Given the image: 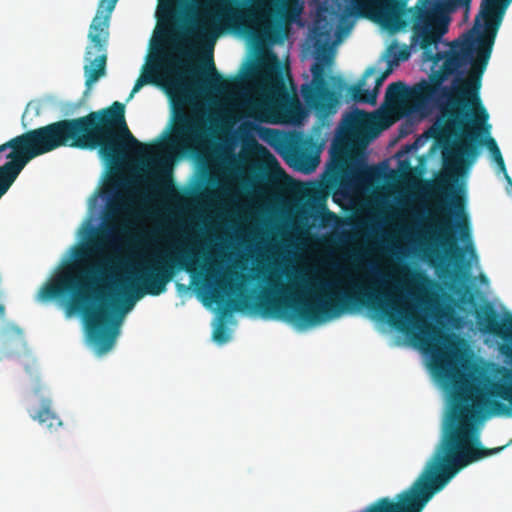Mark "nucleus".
<instances>
[{
  "instance_id": "1",
  "label": "nucleus",
  "mask_w": 512,
  "mask_h": 512,
  "mask_svg": "<svg viewBox=\"0 0 512 512\" xmlns=\"http://www.w3.org/2000/svg\"><path fill=\"white\" fill-rule=\"evenodd\" d=\"M170 251L153 253L140 263L127 283H121V299L112 293L113 265L105 257L84 269L77 277L68 271L50 278L38 290L35 299L40 303L70 297L68 315L81 313L85 320L87 338L98 353L108 352L119 333L116 316L130 311L145 295L159 296L176 273L194 272L199 265V252L191 246L173 244Z\"/></svg>"
},
{
  "instance_id": "2",
  "label": "nucleus",
  "mask_w": 512,
  "mask_h": 512,
  "mask_svg": "<svg viewBox=\"0 0 512 512\" xmlns=\"http://www.w3.org/2000/svg\"><path fill=\"white\" fill-rule=\"evenodd\" d=\"M479 331L503 340L499 351L512 359V317L502 318L490 304L475 311ZM431 370L434 376L452 391L451 421L445 429L437 448L481 449L485 448L467 421L501 415L507 407L498 399L512 406V372L505 371L498 381L469 359H463L455 348L435 347Z\"/></svg>"
},
{
  "instance_id": "3",
  "label": "nucleus",
  "mask_w": 512,
  "mask_h": 512,
  "mask_svg": "<svg viewBox=\"0 0 512 512\" xmlns=\"http://www.w3.org/2000/svg\"><path fill=\"white\" fill-rule=\"evenodd\" d=\"M348 289L338 288L340 282L320 281L316 288L321 291L310 300L295 294L280 297L278 285L272 281L273 289L266 291L255 303V309L264 317L283 318L302 325H315L325 320L339 317L341 314L358 307H367L380 314L394 327L404 330L411 326L419 332L418 340L426 346L439 336V331L409 304L399 286L385 289L389 279L377 266L371 264L373 285H364L342 270Z\"/></svg>"
},
{
  "instance_id": "4",
  "label": "nucleus",
  "mask_w": 512,
  "mask_h": 512,
  "mask_svg": "<svg viewBox=\"0 0 512 512\" xmlns=\"http://www.w3.org/2000/svg\"><path fill=\"white\" fill-rule=\"evenodd\" d=\"M444 34L445 30L432 34L427 26L412 27L411 48L422 50L423 60L432 62L433 66L442 64L432 70L429 81L422 80L412 88L401 81L389 84L385 101L390 105L410 102L417 108L435 102L444 107L443 114L448 121L454 118L457 124L463 125L459 107L479 102L482 77L493 46L473 32L451 42L442 41Z\"/></svg>"
},
{
  "instance_id": "5",
  "label": "nucleus",
  "mask_w": 512,
  "mask_h": 512,
  "mask_svg": "<svg viewBox=\"0 0 512 512\" xmlns=\"http://www.w3.org/2000/svg\"><path fill=\"white\" fill-rule=\"evenodd\" d=\"M61 147L98 149L111 167L121 164L132 149H146L126 124L124 104L115 101L85 116L26 131L0 145V152L12 149L7 155L10 161L0 166V180L10 188L29 161Z\"/></svg>"
},
{
  "instance_id": "6",
  "label": "nucleus",
  "mask_w": 512,
  "mask_h": 512,
  "mask_svg": "<svg viewBox=\"0 0 512 512\" xmlns=\"http://www.w3.org/2000/svg\"><path fill=\"white\" fill-rule=\"evenodd\" d=\"M408 0H350L349 14L368 18L383 27L395 31L405 28L408 15L413 27L427 26L428 31L437 34L448 31L447 15L459 9L469 12L472 0H418L416 6L406 8Z\"/></svg>"
},
{
  "instance_id": "7",
  "label": "nucleus",
  "mask_w": 512,
  "mask_h": 512,
  "mask_svg": "<svg viewBox=\"0 0 512 512\" xmlns=\"http://www.w3.org/2000/svg\"><path fill=\"white\" fill-rule=\"evenodd\" d=\"M375 135L371 114L357 108L344 114L333 142L330 168L343 195L371 184L377 176V168L352 156L354 150L364 149Z\"/></svg>"
},
{
  "instance_id": "8",
  "label": "nucleus",
  "mask_w": 512,
  "mask_h": 512,
  "mask_svg": "<svg viewBox=\"0 0 512 512\" xmlns=\"http://www.w3.org/2000/svg\"><path fill=\"white\" fill-rule=\"evenodd\" d=\"M459 111H461L459 119H463V125L457 124L454 118H450L447 123L448 128L455 130L458 139L450 148L443 151V164L445 170L451 174L452 180H457V175L465 161H467V167L474 163L480 148L486 145L500 170L511 182L501 151L495 139L490 137L491 126L487 123L489 115L481 99L479 98V102L474 105L459 107Z\"/></svg>"
},
{
  "instance_id": "9",
  "label": "nucleus",
  "mask_w": 512,
  "mask_h": 512,
  "mask_svg": "<svg viewBox=\"0 0 512 512\" xmlns=\"http://www.w3.org/2000/svg\"><path fill=\"white\" fill-rule=\"evenodd\" d=\"M315 33V62L311 66L312 80L301 86V95L305 105L315 112L319 124L314 132H320L325 120L337 112L339 94L329 87L326 81V67L333 64L334 55L329 43L330 33L318 27Z\"/></svg>"
},
{
  "instance_id": "10",
  "label": "nucleus",
  "mask_w": 512,
  "mask_h": 512,
  "mask_svg": "<svg viewBox=\"0 0 512 512\" xmlns=\"http://www.w3.org/2000/svg\"><path fill=\"white\" fill-rule=\"evenodd\" d=\"M118 0H100L96 15L93 18L88 39L90 44L86 47L84 66L85 85L90 87L99 78L105 75L107 63V47L109 40V25L111 14Z\"/></svg>"
},
{
  "instance_id": "11",
  "label": "nucleus",
  "mask_w": 512,
  "mask_h": 512,
  "mask_svg": "<svg viewBox=\"0 0 512 512\" xmlns=\"http://www.w3.org/2000/svg\"><path fill=\"white\" fill-rule=\"evenodd\" d=\"M207 128L196 116L183 109L175 110L174 122L166 143L174 149L186 153L198 151L206 142Z\"/></svg>"
},
{
  "instance_id": "12",
  "label": "nucleus",
  "mask_w": 512,
  "mask_h": 512,
  "mask_svg": "<svg viewBox=\"0 0 512 512\" xmlns=\"http://www.w3.org/2000/svg\"><path fill=\"white\" fill-rule=\"evenodd\" d=\"M512 0H482L475 17L473 32L476 37L494 46L498 30Z\"/></svg>"
},
{
  "instance_id": "13",
  "label": "nucleus",
  "mask_w": 512,
  "mask_h": 512,
  "mask_svg": "<svg viewBox=\"0 0 512 512\" xmlns=\"http://www.w3.org/2000/svg\"><path fill=\"white\" fill-rule=\"evenodd\" d=\"M177 55L169 53H162L155 57V59L147 66L144 67L141 77L149 80L147 83H157V73L163 71L167 74L181 76V70L188 66L192 53L189 49L183 46H175Z\"/></svg>"
},
{
  "instance_id": "14",
  "label": "nucleus",
  "mask_w": 512,
  "mask_h": 512,
  "mask_svg": "<svg viewBox=\"0 0 512 512\" xmlns=\"http://www.w3.org/2000/svg\"><path fill=\"white\" fill-rule=\"evenodd\" d=\"M392 72L391 66L388 67L384 72H382L379 76L375 79V88L373 90L364 89V86L366 85V80L374 75L376 73V70L374 67H368L365 72L363 73L361 79L358 81L357 84L349 86L347 90V96L356 103H366L375 105L378 95V90L382 86L385 79L390 75Z\"/></svg>"
},
{
  "instance_id": "15",
  "label": "nucleus",
  "mask_w": 512,
  "mask_h": 512,
  "mask_svg": "<svg viewBox=\"0 0 512 512\" xmlns=\"http://www.w3.org/2000/svg\"><path fill=\"white\" fill-rule=\"evenodd\" d=\"M28 353L23 330L15 323L8 322L0 330V361Z\"/></svg>"
},
{
  "instance_id": "16",
  "label": "nucleus",
  "mask_w": 512,
  "mask_h": 512,
  "mask_svg": "<svg viewBox=\"0 0 512 512\" xmlns=\"http://www.w3.org/2000/svg\"><path fill=\"white\" fill-rule=\"evenodd\" d=\"M307 144L308 140L288 143L285 159L288 163L297 166L301 170L310 171L316 167L318 158L308 155Z\"/></svg>"
},
{
  "instance_id": "17",
  "label": "nucleus",
  "mask_w": 512,
  "mask_h": 512,
  "mask_svg": "<svg viewBox=\"0 0 512 512\" xmlns=\"http://www.w3.org/2000/svg\"><path fill=\"white\" fill-rule=\"evenodd\" d=\"M149 174L158 180L157 184L153 185V188L161 196L171 201H176L180 198V194L171 178L170 171L164 167L161 161H155L153 163Z\"/></svg>"
},
{
  "instance_id": "18",
  "label": "nucleus",
  "mask_w": 512,
  "mask_h": 512,
  "mask_svg": "<svg viewBox=\"0 0 512 512\" xmlns=\"http://www.w3.org/2000/svg\"><path fill=\"white\" fill-rule=\"evenodd\" d=\"M30 417L40 425L49 430H57L62 426V421L52 407V401L49 398H42L38 410H29Z\"/></svg>"
},
{
  "instance_id": "19",
  "label": "nucleus",
  "mask_w": 512,
  "mask_h": 512,
  "mask_svg": "<svg viewBox=\"0 0 512 512\" xmlns=\"http://www.w3.org/2000/svg\"><path fill=\"white\" fill-rule=\"evenodd\" d=\"M436 239L439 240L440 245L450 257L454 258L456 261H463L464 251L457 245V239L453 233L450 221L441 222Z\"/></svg>"
},
{
  "instance_id": "20",
  "label": "nucleus",
  "mask_w": 512,
  "mask_h": 512,
  "mask_svg": "<svg viewBox=\"0 0 512 512\" xmlns=\"http://www.w3.org/2000/svg\"><path fill=\"white\" fill-rule=\"evenodd\" d=\"M114 231V226L108 223H105L102 230L98 233V235L93 238L86 250L80 252V254H88L89 253H100L103 250L106 242L111 238Z\"/></svg>"
},
{
  "instance_id": "21",
  "label": "nucleus",
  "mask_w": 512,
  "mask_h": 512,
  "mask_svg": "<svg viewBox=\"0 0 512 512\" xmlns=\"http://www.w3.org/2000/svg\"><path fill=\"white\" fill-rule=\"evenodd\" d=\"M207 64L209 66V78L207 80V85L216 91L227 90L229 87V81L224 79L223 76L217 72L211 53L208 56Z\"/></svg>"
},
{
  "instance_id": "22",
  "label": "nucleus",
  "mask_w": 512,
  "mask_h": 512,
  "mask_svg": "<svg viewBox=\"0 0 512 512\" xmlns=\"http://www.w3.org/2000/svg\"><path fill=\"white\" fill-rule=\"evenodd\" d=\"M388 54L392 57L389 60V65L398 64L399 61H406L410 57V50L407 47L398 48L396 45H392L388 49Z\"/></svg>"
},
{
  "instance_id": "23",
  "label": "nucleus",
  "mask_w": 512,
  "mask_h": 512,
  "mask_svg": "<svg viewBox=\"0 0 512 512\" xmlns=\"http://www.w3.org/2000/svg\"><path fill=\"white\" fill-rule=\"evenodd\" d=\"M458 227L460 229L462 239L466 238L467 241L469 242V244L467 245V251L470 253L471 257H476L475 249L473 247V244L471 243V237H470V231H469L468 225L467 226L459 225Z\"/></svg>"
},
{
  "instance_id": "24",
  "label": "nucleus",
  "mask_w": 512,
  "mask_h": 512,
  "mask_svg": "<svg viewBox=\"0 0 512 512\" xmlns=\"http://www.w3.org/2000/svg\"><path fill=\"white\" fill-rule=\"evenodd\" d=\"M213 338L215 341H217L219 343H224V342L228 341L229 336L226 332V329H225L223 323L218 324V326L216 327V329L213 332Z\"/></svg>"
},
{
  "instance_id": "25",
  "label": "nucleus",
  "mask_w": 512,
  "mask_h": 512,
  "mask_svg": "<svg viewBox=\"0 0 512 512\" xmlns=\"http://www.w3.org/2000/svg\"><path fill=\"white\" fill-rule=\"evenodd\" d=\"M412 282L418 287L422 288L424 284L430 283L428 277L422 272H414L412 275Z\"/></svg>"
},
{
  "instance_id": "26",
  "label": "nucleus",
  "mask_w": 512,
  "mask_h": 512,
  "mask_svg": "<svg viewBox=\"0 0 512 512\" xmlns=\"http://www.w3.org/2000/svg\"><path fill=\"white\" fill-rule=\"evenodd\" d=\"M288 114L291 119H301L303 116V110L300 106V104L295 103L290 106V109L288 110Z\"/></svg>"
},
{
  "instance_id": "27",
  "label": "nucleus",
  "mask_w": 512,
  "mask_h": 512,
  "mask_svg": "<svg viewBox=\"0 0 512 512\" xmlns=\"http://www.w3.org/2000/svg\"><path fill=\"white\" fill-rule=\"evenodd\" d=\"M148 81L149 80L145 79L144 77L139 76V78L136 80L132 88V91L129 95V99L132 98L134 94L137 93L144 85L148 84Z\"/></svg>"
},
{
  "instance_id": "28",
  "label": "nucleus",
  "mask_w": 512,
  "mask_h": 512,
  "mask_svg": "<svg viewBox=\"0 0 512 512\" xmlns=\"http://www.w3.org/2000/svg\"><path fill=\"white\" fill-rule=\"evenodd\" d=\"M451 206L453 207L454 211L458 213H462L464 210V204L462 200L459 197H454L451 201Z\"/></svg>"
},
{
  "instance_id": "29",
  "label": "nucleus",
  "mask_w": 512,
  "mask_h": 512,
  "mask_svg": "<svg viewBox=\"0 0 512 512\" xmlns=\"http://www.w3.org/2000/svg\"><path fill=\"white\" fill-rule=\"evenodd\" d=\"M117 212H118V206L108 205L106 213H105V220H108L109 218H113Z\"/></svg>"
},
{
  "instance_id": "30",
  "label": "nucleus",
  "mask_w": 512,
  "mask_h": 512,
  "mask_svg": "<svg viewBox=\"0 0 512 512\" xmlns=\"http://www.w3.org/2000/svg\"><path fill=\"white\" fill-rule=\"evenodd\" d=\"M219 284H220L223 288H226V286H227V285H229L230 289H231L234 293H237V292H239V291L241 290V284H238V283L233 284V283H230V282L228 283V282H226V281H224V280H223V281H221Z\"/></svg>"
},
{
  "instance_id": "31",
  "label": "nucleus",
  "mask_w": 512,
  "mask_h": 512,
  "mask_svg": "<svg viewBox=\"0 0 512 512\" xmlns=\"http://www.w3.org/2000/svg\"><path fill=\"white\" fill-rule=\"evenodd\" d=\"M331 80L336 84L339 88H342L345 85L343 79L339 76H332Z\"/></svg>"
},
{
  "instance_id": "32",
  "label": "nucleus",
  "mask_w": 512,
  "mask_h": 512,
  "mask_svg": "<svg viewBox=\"0 0 512 512\" xmlns=\"http://www.w3.org/2000/svg\"><path fill=\"white\" fill-rule=\"evenodd\" d=\"M253 15H254V13H253V10H252V9H248V10H246L245 12H243V13L241 14V16H248V17H251V16H253Z\"/></svg>"
},
{
  "instance_id": "33",
  "label": "nucleus",
  "mask_w": 512,
  "mask_h": 512,
  "mask_svg": "<svg viewBox=\"0 0 512 512\" xmlns=\"http://www.w3.org/2000/svg\"><path fill=\"white\" fill-rule=\"evenodd\" d=\"M298 283L301 284L303 287H306L307 285V281L304 277H300Z\"/></svg>"
},
{
  "instance_id": "34",
  "label": "nucleus",
  "mask_w": 512,
  "mask_h": 512,
  "mask_svg": "<svg viewBox=\"0 0 512 512\" xmlns=\"http://www.w3.org/2000/svg\"><path fill=\"white\" fill-rule=\"evenodd\" d=\"M258 7L262 8L265 12H267L268 14H270L271 10H267L266 7L264 6V4L262 2H258Z\"/></svg>"
},
{
  "instance_id": "35",
  "label": "nucleus",
  "mask_w": 512,
  "mask_h": 512,
  "mask_svg": "<svg viewBox=\"0 0 512 512\" xmlns=\"http://www.w3.org/2000/svg\"><path fill=\"white\" fill-rule=\"evenodd\" d=\"M266 131H267V133H269V134H278V131H276V130H274V129H267Z\"/></svg>"
},
{
  "instance_id": "36",
  "label": "nucleus",
  "mask_w": 512,
  "mask_h": 512,
  "mask_svg": "<svg viewBox=\"0 0 512 512\" xmlns=\"http://www.w3.org/2000/svg\"><path fill=\"white\" fill-rule=\"evenodd\" d=\"M26 371L32 373V370L29 367L26 368Z\"/></svg>"
},
{
  "instance_id": "37",
  "label": "nucleus",
  "mask_w": 512,
  "mask_h": 512,
  "mask_svg": "<svg viewBox=\"0 0 512 512\" xmlns=\"http://www.w3.org/2000/svg\"><path fill=\"white\" fill-rule=\"evenodd\" d=\"M506 447H507V445H502V446H500L499 448L504 449V448H506Z\"/></svg>"
},
{
  "instance_id": "38",
  "label": "nucleus",
  "mask_w": 512,
  "mask_h": 512,
  "mask_svg": "<svg viewBox=\"0 0 512 512\" xmlns=\"http://www.w3.org/2000/svg\"><path fill=\"white\" fill-rule=\"evenodd\" d=\"M235 309H236V310H239V309H240V307L236 304V305H235Z\"/></svg>"
}]
</instances>
